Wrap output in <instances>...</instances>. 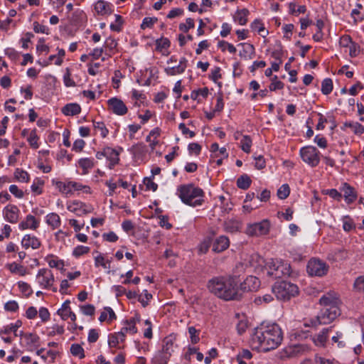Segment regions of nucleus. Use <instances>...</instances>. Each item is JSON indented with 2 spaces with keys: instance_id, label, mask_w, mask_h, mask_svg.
Returning a JSON list of instances; mask_svg holds the SVG:
<instances>
[{
  "instance_id": "obj_27",
  "label": "nucleus",
  "mask_w": 364,
  "mask_h": 364,
  "mask_svg": "<svg viewBox=\"0 0 364 364\" xmlns=\"http://www.w3.org/2000/svg\"><path fill=\"white\" fill-rule=\"evenodd\" d=\"M252 180L247 174H242L237 180V186L242 190H247L250 188Z\"/></svg>"
},
{
  "instance_id": "obj_33",
  "label": "nucleus",
  "mask_w": 364,
  "mask_h": 364,
  "mask_svg": "<svg viewBox=\"0 0 364 364\" xmlns=\"http://www.w3.org/2000/svg\"><path fill=\"white\" fill-rule=\"evenodd\" d=\"M333 90V81L331 78H325L321 83V92L325 95H329Z\"/></svg>"
},
{
  "instance_id": "obj_26",
  "label": "nucleus",
  "mask_w": 364,
  "mask_h": 364,
  "mask_svg": "<svg viewBox=\"0 0 364 364\" xmlns=\"http://www.w3.org/2000/svg\"><path fill=\"white\" fill-rule=\"evenodd\" d=\"M249 14V10L247 9L237 10L234 16V21H237L240 25L244 26L247 23V16Z\"/></svg>"
},
{
  "instance_id": "obj_34",
  "label": "nucleus",
  "mask_w": 364,
  "mask_h": 364,
  "mask_svg": "<svg viewBox=\"0 0 364 364\" xmlns=\"http://www.w3.org/2000/svg\"><path fill=\"white\" fill-rule=\"evenodd\" d=\"M22 325V322L20 320L16 321L15 323H11L4 327V329L0 331V335L2 333L9 334L10 332L13 331L14 333L17 332L18 328H20Z\"/></svg>"
},
{
  "instance_id": "obj_5",
  "label": "nucleus",
  "mask_w": 364,
  "mask_h": 364,
  "mask_svg": "<svg viewBox=\"0 0 364 364\" xmlns=\"http://www.w3.org/2000/svg\"><path fill=\"white\" fill-rule=\"evenodd\" d=\"M272 291L277 299L282 301L290 300L299 294L298 287L287 281L277 282L272 287Z\"/></svg>"
},
{
  "instance_id": "obj_31",
  "label": "nucleus",
  "mask_w": 364,
  "mask_h": 364,
  "mask_svg": "<svg viewBox=\"0 0 364 364\" xmlns=\"http://www.w3.org/2000/svg\"><path fill=\"white\" fill-rule=\"evenodd\" d=\"M23 338L26 340V345L29 347L37 346L40 338L38 335L34 333H25Z\"/></svg>"
},
{
  "instance_id": "obj_16",
  "label": "nucleus",
  "mask_w": 364,
  "mask_h": 364,
  "mask_svg": "<svg viewBox=\"0 0 364 364\" xmlns=\"http://www.w3.org/2000/svg\"><path fill=\"white\" fill-rule=\"evenodd\" d=\"M230 246V240L228 237L221 235L215 239L213 244V251L220 253L227 250Z\"/></svg>"
},
{
  "instance_id": "obj_43",
  "label": "nucleus",
  "mask_w": 364,
  "mask_h": 364,
  "mask_svg": "<svg viewBox=\"0 0 364 364\" xmlns=\"http://www.w3.org/2000/svg\"><path fill=\"white\" fill-rule=\"evenodd\" d=\"M27 140H28L30 146L32 148L36 149H38L39 147V145H38V136L36 134V129H33L30 132L29 136L28 137Z\"/></svg>"
},
{
  "instance_id": "obj_36",
  "label": "nucleus",
  "mask_w": 364,
  "mask_h": 364,
  "mask_svg": "<svg viewBox=\"0 0 364 364\" xmlns=\"http://www.w3.org/2000/svg\"><path fill=\"white\" fill-rule=\"evenodd\" d=\"M15 178L21 182H28L30 176L28 173L20 168H16L14 172Z\"/></svg>"
},
{
  "instance_id": "obj_6",
  "label": "nucleus",
  "mask_w": 364,
  "mask_h": 364,
  "mask_svg": "<svg viewBox=\"0 0 364 364\" xmlns=\"http://www.w3.org/2000/svg\"><path fill=\"white\" fill-rule=\"evenodd\" d=\"M264 269L269 276L280 278L291 274L290 264L278 259H270L265 262Z\"/></svg>"
},
{
  "instance_id": "obj_46",
  "label": "nucleus",
  "mask_w": 364,
  "mask_h": 364,
  "mask_svg": "<svg viewBox=\"0 0 364 364\" xmlns=\"http://www.w3.org/2000/svg\"><path fill=\"white\" fill-rule=\"evenodd\" d=\"M90 250L89 247L78 245L74 248L73 255L75 257H79L83 255L88 253Z\"/></svg>"
},
{
  "instance_id": "obj_13",
  "label": "nucleus",
  "mask_w": 364,
  "mask_h": 364,
  "mask_svg": "<svg viewBox=\"0 0 364 364\" xmlns=\"http://www.w3.org/2000/svg\"><path fill=\"white\" fill-rule=\"evenodd\" d=\"M20 210L15 205L9 204L3 209L4 218L11 223H16L18 220Z\"/></svg>"
},
{
  "instance_id": "obj_8",
  "label": "nucleus",
  "mask_w": 364,
  "mask_h": 364,
  "mask_svg": "<svg viewBox=\"0 0 364 364\" xmlns=\"http://www.w3.org/2000/svg\"><path fill=\"white\" fill-rule=\"evenodd\" d=\"M328 268L325 262L312 258L308 262L306 271L310 276L323 277L327 274Z\"/></svg>"
},
{
  "instance_id": "obj_40",
  "label": "nucleus",
  "mask_w": 364,
  "mask_h": 364,
  "mask_svg": "<svg viewBox=\"0 0 364 364\" xmlns=\"http://www.w3.org/2000/svg\"><path fill=\"white\" fill-rule=\"evenodd\" d=\"M164 71L166 75L173 76L183 73L185 70L183 69V65H178L177 66L166 68Z\"/></svg>"
},
{
  "instance_id": "obj_24",
  "label": "nucleus",
  "mask_w": 364,
  "mask_h": 364,
  "mask_svg": "<svg viewBox=\"0 0 364 364\" xmlns=\"http://www.w3.org/2000/svg\"><path fill=\"white\" fill-rule=\"evenodd\" d=\"M119 152L112 148L105 147V157L109 161V168L117 164L119 161Z\"/></svg>"
},
{
  "instance_id": "obj_21",
  "label": "nucleus",
  "mask_w": 364,
  "mask_h": 364,
  "mask_svg": "<svg viewBox=\"0 0 364 364\" xmlns=\"http://www.w3.org/2000/svg\"><path fill=\"white\" fill-rule=\"evenodd\" d=\"M21 245L26 249L31 247L32 249L36 250L41 246V243L36 236L26 235L22 239Z\"/></svg>"
},
{
  "instance_id": "obj_18",
  "label": "nucleus",
  "mask_w": 364,
  "mask_h": 364,
  "mask_svg": "<svg viewBox=\"0 0 364 364\" xmlns=\"http://www.w3.org/2000/svg\"><path fill=\"white\" fill-rule=\"evenodd\" d=\"M95 10L101 16L109 15L112 13V5L104 0H98L95 4Z\"/></svg>"
},
{
  "instance_id": "obj_23",
  "label": "nucleus",
  "mask_w": 364,
  "mask_h": 364,
  "mask_svg": "<svg viewBox=\"0 0 364 364\" xmlns=\"http://www.w3.org/2000/svg\"><path fill=\"white\" fill-rule=\"evenodd\" d=\"M241 222L235 218L228 219L224 222V229L228 232H235L240 230Z\"/></svg>"
},
{
  "instance_id": "obj_4",
  "label": "nucleus",
  "mask_w": 364,
  "mask_h": 364,
  "mask_svg": "<svg viewBox=\"0 0 364 364\" xmlns=\"http://www.w3.org/2000/svg\"><path fill=\"white\" fill-rule=\"evenodd\" d=\"M341 315L339 306L323 307L315 318L310 320L306 326L317 327L318 325H326L333 321Z\"/></svg>"
},
{
  "instance_id": "obj_25",
  "label": "nucleus",
  "mask_w": 364,
  "mask_h": 364,
  "mask_svg": "<svg viewBox=\"0 0 364 364\" xmlns=\"http://www.w3.org/2000/svg\"><path fill=\"white\" fill-rule=\"evenodd\" d=\"M61 112L66 116H74L80 113L81 107L77 103H69L62 108Z\"/></svg>"
},
{
  "instance_id": "obj_20",
  "label": "nucleus",
  "mask_w": 364,
  "mask_h": 364,
  "mask_svg": "<svg viewBox=\"0 0 364 364\" xmlns=\"http://www.w3.org/2000/svg\"><path fill=\"white\" fill-rule=\"evenodd\" d=\"M140 321V318L138 316H136L135 317H132L129 320L124 321L125 326H124L121 329V332H123V333L126 334L127 333H129L131 334H135L137 333V328L136 327V322Z\"/></svg>"
},
{
  "instance_id": "obj_47",
  "label": "nucleus",
  "mask_w": 364,
  "mask_h": 364,
  "mask_svg": "<svg viewBox=\"0 0 364 364\" xmlns=\"http://www.w3.org/2000/svg\"><path fill=\"white\" fill-rule=\"evenodd\" d=\"M115 23L110 24V29L113 31L119 32L123 24L122 17L119 14H115Z\"/></svg>"
},
{
  "instance_id": "obj_45",
  "label": "nucleus",
  "mask_w": 364,
  "mask_h": 364,
  "mask_svg": "<svg viewBox=\"0 0 364 364\" xmlns=\"http://www.w3.org/2000/svg\"><path fill=\"white\" fill-rule=\"evenodd\" d=\"M290 193V188L288 184H283L278 190H277V196L280 199L287 198Z\"/></svg>"
},
{
  "instance_id": "obj_12",
  "label": "nucleus",
  "mask_w": 364,
  "mask_h": 364,
  "mask_svg": "<svg viewBox=\"0 0 364 364\" xmlns=\"http://www.w3.org/2000/svg\"><path fill=\"white\" fill-rule=\"evenodd\" d=\"M260 281L254 276H248L240 285L238 290L242 294L246 291H253L259 287Z\"/></svg>"
},
{
  "instance_id": "obj_60",
  "label": "nucleus",
  "mask_w": 364,
  "mask_h": 364,
  "mask_svg": "<svg viewBox=\"0 0 364 364\" xmlns=\"http://www.w3.org/2000/svg\"><path fill=\"white\" fill-rule=\"evenodd\" d=\"M83 314L86 316H93L95 314V308L92 304H87L80 306Z\"/></svg>"
},
{
  "instance_id": "obj_19",
  "label": "nucleus",
  "mask_w": 364,
  "mask_h": 364,
  "mask_svg": "<svg viewBox=\"0 0 364 364\" xmlns=\"http://www.w3.org/2000/svg\"><path fill=\"white\" fill-rule=\"evenodd\" d=\"M40 221L32 215H28L26 217L25 220L21 222L18 225L19 229L26 230L31 229L36 230L38 228Z\"/></svg>"
},
{
  "instance_id": "obj_17",
  "label": "nucleus",
  "mask_w": 364,
  "mask_h": 364,
  "mask_svg": "<svg viewBox=\"0 0 364 364\" xmlns=\"http://www.w3.org/2000/svg\"><path fill=\"white\" fill-rule=\"evenodd\" d=\"M332 328L333 326L324 328L318 334L315 335L313 338L314 344L319 347H325L328 338V333L332 330Z\"/></svg>"
},
{
  "instance_id": "obj_63",
  "label": "nucleus",
  "mask_w": 364,
  "mask_h": 364,
  "mask_svg": "<svg viewBox=\"0 0 364 364\" xmlns=\"http://www.w3.org/2000/svg\"><path fill=\"white\" fill-rule=\"evenodd\" d=\"M33 31L37 33H46V34L49 33V32H48L49 28L46 26L39 24L37 21H35L33 23Z\"/></svg>"
},
{
  "instance_id": "obj_11",
  "label": "nucleus",
  "mask_w": 364,
  "mask_h": 364,
  "mask_svg": "<svg viewBox=\"0 0 364 364\" xmlns=\"http://www.w3.org/2000/svg\"><path fill=\"white\" fill-rule=\"evenodd\" d=\"M109 109L117 115H124L127 113L128 109L123 101L117 97H112L107 100Z\"/></svg>"
},
{
  "instance_id": "obj_38",
  "label": "nucleus",
  "mask_w": 364,
  "mask_h": 364,
  "mask_svg": "<svg viewBox=\"0 0 364 364\" xmlns=\"http://www.w3.org/2000/svg\"><path fill=\"white\" fill-rule=\"evenodd\" d=\"M171 42L167 38L161 37L156 40V48L158 50L167 49L170 47Z\"/></svg>"
},
{
  "instance_id": "obj_28",
  "label": "nucleus",
  "mask_w": 364,
  "mask_h": 364,
  "mask_svg": "<svg viewBox=\"0 0 364 364\" xmlns=\"http://www.w3.org/2000/svg\"><path fill=\"white\" fill-rule=\"evenodd\" d=\"M46 223L52 227L53 229H55L60 225V218L57 213H50L46 216Z\"/></svg>"
},
{
  "instance_id": "obj_2",
  "label": "nucleus",
  "mask_w": 364,
  "mask_h": 364,
  "mask_svg": "<svg viewBox=\"0 0 364 364\" xmlns=\"http://www.w3.org/2000/svg\"><path fill=\"white\" fill-rule=\"evenodd\" d=\"M209 291L224 301L240 300L242 293L232 277H214L207 283Z\"/></svg>"
},
{
  "instance_id": "obj_30",
  "label": "nucleus",
  "mask_w": 364,
  "mask_h": 364,
  "mask_svg": "<svg viewBox=\"0 0 364 364\" xmlns=\"http://www.w3.org/2000/svg\"><path fill=\"white\" fill-rule=\"evenodd\" d=\"M343 126L350 128L355 134H361L364 132V127L357 122H346Z\"/></svg>"
},
{
  "instance_id": "obj_7",
  "label": "nucleus",
  "mask_w": 364,
  "mask_h": 364,
  "mask_svg": "<svg viewBox=\"0 0 364 364\" xmlns=\"http://www.w3.org/2000/svg\"><path fill=\"white\" fill-rule=\"evenodd\" d=\"M300 156L304 162L311 167H316L320 162V152L314 146H306L301 148Z\"/></svg>"
},
{
  "instance_id": "obj_3",
  "label": "nucleus",
  "mask_w": 364,
  "mask_h": 364,
  "mask_svg": "<svg viewBox=\"0 0 364 364\" xmlns=\"http://www.w3.org/2000/svg\"><path fill=\"white\" fill-rule=\"evenodd\" d=\"M177 195L184 204L191 207L201 205L204 202V191L193 183L183 184L178 186Z\"/></svg>"
},
{
  "instance_id": "obj_59",
  "label": "nucleus",
  "mask_w": 364,
  "mask_h": 364,
  "mask_svg": "<svg viewBox=\"0 0 364 364\" xmlns=\"http://www.w3.org/2000/svg\"><path fill=\"white\" fill-rule=\"evenodd\" d=\"M201 146L198 143H190L188 146V150L189 153L191 154L194 153L196 155H199L201 151Z\"/></svg>"
},
{
  "instance_id": "obj_53",
  "label": "nucleus",
  "mask_w": 364,
  "mask_h": 364,
  "mask_svg": "<svg viewBox=\"0 0 364 364\" xmlns=\"http://www.w3.org/2000/svg\"><path fill=\"white\" fill-rule=\"evenodd\" d=\"M194 21L193 18H186V23H180L179 24V30L184 32V33H187L190 28H194Z\"/></svg>"
},
{
  "instance_id": "obj_22",
  "label": "nucleus",
  "mask_w": 364,
  "mask_h": 364,
  "mask_svg": "<svg viewBox=\"0 0 364 364\" xmlns=\"http://www.w3.org/2000/svg\"><path fill=\"white\" fill-rule=\"evenodd\" d=\"M238 46H242V49L240 51V56L244 59H252L255 54L253 45L247 43H241Z\"/></svg>"
},
{
  "instance_id": "obj_32",
  "label": "nucleus",
  "mask_w": 364,
  "mask_h": 364,
  "mask_svg": "<svg viewBox=\"0 0 364 364\" xmlns=\"http://www.w3.org/2000/svg\"><path fill=\"white\" fill-rule=\"evenodd\" d=\"M70 353L73 356L78 357L82 359L85 358V351L82 347L77 343H73L70 346Z\"/></svg>"
},
{
  "instance_id": "obj_57",
  "label": "nucleus",
  "mask_w": 364,
  "mask_h": 364,
  "mask_svg": "<svg viewBox=\"0 0 364 364\" xmlns=\"http://www.w3.org/2000/svg\"><path fill=\"white\" fill-rule=\"evenodd\" d=\"M18 303L14 300L9 301L4 305V309L7 311L16 312L18 311Z\"/></svg>"
},
{
  "instance_id": "obj_39",
  "label": "nucleus",
  "mask_w": 364,
  "mask_h": 364,
  "mask_svg": "<svg viewBox=\"0 0 364 364\" xmlns=\"http://www.w3.org/2000/svg\"><path fill=\"white\" fill-rule=\"evenodd\" d=\"M241 144V149L245 153H250V148L252 146V140L250 137L247 135H244L242 136V139L240 141Z\"/></svg>"
},
{
  "instance_id": "obj_56",
  "label": "nucleus",
  "mask_w": 364,
  "mask_h": 364,
  "mask_svg": "<svg viewBox=\"0 0 364 364\" xmlns=\"http://www.w3.org/2000/svg\"><path fill=\"white\" fill-rule=\"evenodd\" d=\"M56 186L60 192L65 193V194L71 193V190H70L69 182L63 183L61 181H58L56 183Z\"/></svg>"
},
{
  "instance_id": "obj_44",
  "label": "nucleus",
  "mask_w": 364,
  "mask_h": 364,
  "mask_svg": "<svg viewBox=\"0 0 364 364\" xmlns=\"http://www.w3.org/2000/svg\"><path fill=\"white\" fill-rule=\"evenodd\" d=\"M18 287L21 291L26 296L28 297L33 293L31 286L24 282H18Z\"/></svg>"
},
{
  "instance_id": "obj_1",
  "label": "nucleus",
  "mask_w": 364,
  "mask_h": 364,
  "mask_svg": "<svg viewBox=\"0 0 364 364\" xmlns=\"http://www.w3.org/2000/svg\"><path fill=\"white\" fill-rule=\"evenodd\" d=\"M282 340L283 333L278 324L262 323L255 328L251 343L254 348L267 352L280 346Z\"/></svg>"
},
{
  "instance_id": "obj_37",
  "label": "nucleus",
  "mask_w": 364,
  "mask_h": 364,
  "mask_svg": "<svg viewBox=\"0 0 364 364\" xmlns=\"http://www.w3.org/2000/svg\"><path fill=\"white\" fill-rule=\"evenodd\" d=\"M111 260H105L102 255H99L95 257V264L96 267L102 266L104 269H110Z\"/></svg>"
},
{
  "instance_id": "obj_41",
  "label": "nucleus",
  "mask_w": 364,
  "mask_h": 364,
  "mask_svg": "<svg viewBox=\"0 0 364 364\" xmlns=\"http://www.w3.org/2000/svg\"><path fill=\"white\" fill-rule=\"evenodd\" d=\"M250 27L252 30H257L258 33L263 37L265 36V35L263 33H265V34L268 33V31H265V28L263 26L262 23H261V21L259 19H255L251 23Z\"/></svg>"
},
{
  "instance_id": "obj_48",
  "label": "nucleus",
  "mask_w": 364,
  "mask_h": 364,
  "mask_svg": "<svg viewBox=\"0 0 364 364\" xmlns=\"http://www.w3.org/2000/svg\"><path fill=\"white\" fill-rule=\"evenodd\" d=\"M78 164L85 171L92 168L94 166L93 159L90 158L80 159L78 161Z\"/></svg>"
},
{
  "instance_id": "obj_14",
  "label": "nucleus",
  "mask_w": 364,
  "mask_h": 364,
  "mask_svg": "<svg viewBox=\"0 0 364 364\" xmlns=\"http://www.w3.org/2000/svg\"><path fill=\"white\" fill-rule=\"evenodd\" d=\"M319 304L323 307L338 306L340 300L335 292L329 291L320 298Z\"/></svg>"
},
{
  "instance_id": "obj_35",
  "label": "nucleus",
  "mask_w": 364,
  "mask_h": 364,
  "mask_svg": "<svg viewBox=\"0 0 364 364\" xmlns=\"http://www.w3.org/2000/svg\"><path fill=\"white\" fill-rule=\"evenodd\" d=\"M53 257L54 256L53 255H50L46 257V259L48 262V265L52 268H58L60 270H63L64 267V262L63 260L50 259Z\"/></svg>"
},
{
  "instance_id": "obj_9",
  "label": "nucleus",
  "mask_w": 364,
  "mask_h": 364,
  "mask_svg": "<svg viewBox=\"0 0 364 364\" xmlns=\"http://www.w3.org/2000/svg\"><path fill=\"white\" fill-rule=\"evenodd\" d=\"M270 228V223L267 220L250 224L247 227L246 233L250 236H262L267 235Z\"/></svg>"
},
{
  "instance_id": "obj_58",
  "label": "nucleus",
  "mask_w": 364,
  "mask_h": 364,
  "mask_svg": "<svg viewBox=\"0 0 364 364\" xmlns=\"http://www.w3.org/2000/svg\"><path fill=\"white\" fill-rule=\"evenodd\" d=\"M71 74L68 68L66 70V73L63 76V82L66 87H74L75 86V82L73 80L71 79Z\"/></svg>"
},
{
  "instance_id": "obj_61",
  "label": "nucleus",
  "mask_w": 364,
  "mask_h": 364,
  "mask_svg": "<svg viewBox=\"0 0 364 364\" xmlns=\"http://www.w3.org/2000/svg\"><path fill=\"white\" fill-rule=\"evenodd\" d=\"M283 55V51L282 48V45L279 43L277 48H275L271 53V56L274 58L277 61H282V57Z\"/></svg>"
},
{
  "instance_id": "obj_54",
  "label": "nucleus",
  "mask_w": 364,
  "mask_h": 364,
  "mask_svg": "<svg viewBox=\"0 0 364 364\" xmlns=\"http://www.w3.org/2000/svg\"><path fill=\"white\" fill-rule=\"evenodd\" d=\"M119 343V337L114 333L109 334L108 336V346L109 348H121L120 346H118Z\"/></svg>"
},
{
  "instance_id": "obj_50",
  "label": "nucleus",
  "mask_w": 364,
  "mask_h": 364,
  "mask_svg": "<svg viewBox=\"0 0 364 364\" xmlns=\"http://www.w3.org/2000/svg\"><path fill=\"white\" fill-rule=\"evenodd\" d=\"M158 21V18H156V17H145L143 21H142V23L140 26L142 30H144L147 28H152V26H154V24L155 23H156Z\"/></svg>"
},
{
  "instance_id": "obj_64",
  "label": "nucleus",
  "mask_w": 364,
  "mask_h": 364,
  "mask_svg": "<svg viewBox=\"0 0 364 364\" xmlns=\"http://www.w3.org/2000/svg\"><path fill=\"white\" fill-rule=\"evenodd\" d=\"M255 168L258 170L263 169L266 166V161L263 156L259 155L255 157Z\"/></svg>"
},
{
  "instance_id": "obj_55",
  "label": "nucleus",
  "mask_w": 364,
  "mask_h": 364,
  "mask_svg": "<svg viewBox=\"0 0 364 364\" xmlns=\"http://www.w3.org/2000/svg\"><path fill=\"white\" fill-rule=\"evenodd\" d=\"M44 184V181L40 178H36L31 185V191L38 195L42 193V190L40 188V186H42Z\"/></svg>"
},
{
  "instance_id": "obj_42",
  "label": "nucleus",
  "mask_w": 364,
  "mask_h": 364,
  "mask_svg": "<svg viewBox=\"0 0 364 364\" xmlns=\"http://www.w3.org/2000/svg\"><path fill=\"white\" fill-rule=\"evenodd\" d=\"M309 349L310 348L309 347V346L305 344L294 345L292 348L291 354L294 355H298L309 351Z\"/></svg>"
},
{
  "instance_id": "obj_52",
  "label": "nucleus",
  "mask_w": 364,
  "mask_h": 364,
  "mask_svg": "<svg viewBox=\"0 0 364 364\" xmlns=\"http://www.w3.org/2000/svg\"><path fill=\"white\" fill-rule=\"evenodd\" d=\"M343 333H341V331H337L336 333V335H334L332 337L331 341L333 343H336L338 348H342L345 347V346H346V343L344 341H343Z\"/></svg>"
},
{
  "instance_id": "obj_10",
  "label": "nucleus",
  "mask_w": 364,
  "mask_h": 364,
  "mask_svg": "<svg viewBox=\"0 0 364 364\" xmlns=\"http://www.w3.org/2000/svg\"><path fill=\"white\" fill-rule=\"evenodd\" d=\"M36 279L40 286L48 289L53 286L54 282V276L52 272L48 269H40L36 275Z\"/></svg>"
},
{
  "instance_id": "obj_62",
  "label": "nucleus",
  "mask_w": 364,
  "mask_h": 364,
  "mask_svg": "<svg viewBox=\"0 0 364 364\" xmlns=\"http://www.w3.org/2000/svg\"><path fill=\"white\" fill-rule=\"evenodd\" d=\"M144 183L146 187V190H151L152 191H156L158 188V185L154 183L151 177L145 178L144 180Z\"/></svg>"
},
{
  "instance_id": "obj_49",
  "label": "nucleus",
  "mask_w": 364,
  "mask_h": 364,
  "mask_svg": "<svg viewBox=\"0 0 364 364\" xmlns=\"http://www.w3.org/2000/svg\"><path fill=\"white\" fill-rule=\"evenodd\" d=\"M95 129L100 131L101 136L105 138L109 133L108 129L106 128L105 124L102 122H93Z\"/></svg>"
},
{
  "instance_id": "obj_29",
  "label": "nucleus",
  "mask_w": 364,
  "mask_h": 364,
  "mask_svg": "<svg viewBox=\"0 0 364 364\" xmlns=\"http://www.w3.org/2000/svg\"><path fill=\"white\" fill-rule=\"evenodd\" d=\"M10 272L13 274H18L21 276H24L26 274V269L22 265L18 264L16 262H12L6 265Z\"/></svg>"
},
{
  "instance_id": "obj_51",
  "label": "nucleus",
  "mask_w": 364,
  "mask_h": 364,
  "mask_svg": "<svg viewBox=\"0 0 364 364\" xmlns=\"http://www.w3.org/2000/svg\"><path fill=\"white\" fill-rule=\"evenodd\" d=\"M274 300V298L272 294H266L263 295L262 296H258L255 299L254 302L257 305H260L262 304H269V302L272 301Z\"/></svg>"
},
{
  "instance_id": "obj_15",
  "label": "nucleus",
  "mask_w": 364,
  "mask_h": 364,
  "mask_svg": "<svg viewBox=\"0 0 364 364\" xmlns=\"http://www.w3.org/2000/svg\"><path fill=\"white\" fill-rule=\"evenodd\" d=\"M341 191L343 192L345 200L348 204H350L356 200L357 193L355 188L348 183H343Z\"/></svg>"
}]
</instances>
